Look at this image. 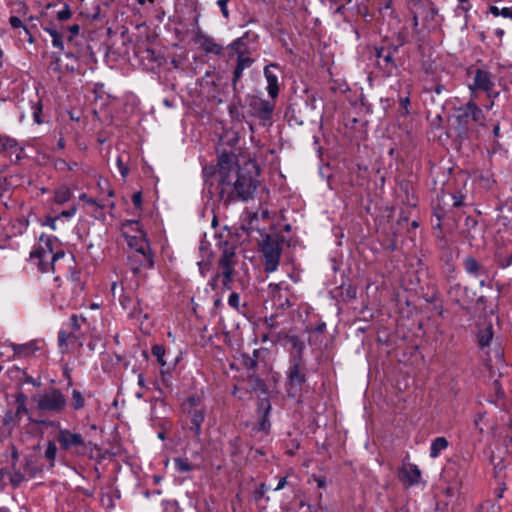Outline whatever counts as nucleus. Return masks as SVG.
<instances>
[{"label": "nucleus", "instance_id": "obj_12", "mask_svg": "<svg viewBox=\"0 0 512 512\" xmlns=\"http://www.w3.org/2000/svg\"><path fill=\"white\" fill-rule=\"evenodd\" d=\"M448 295L450 299L461 308L469 309L474 302L476 294L467 286H462L461 284L456 283L450 287Z\"/></svg>", "mask_w": 512, "mask_h": 512}, {"label": "nucleus", "instance_id": "obj_34", "mask_svg": "<svg viewBox=\"0 0 512 512\" xmlns=\"http://www.w3.org/2000/svg\"><path fill=\"white\" fill-rule=\"evenodd\" d=\"M71 191L68 187L62 186L55 191L54 201L58 204H64L71 198Z\"/></svg>", "mask_w": 512, "mask_h": 512}, {"label": "nucleus", "instance_id": "obj_1", "mask_svg": "<svg viewBox=\"0 0 512 512\" xmlns=\"http://www.w3.org/2000/svg\"><path fill=\"white\" fill-rule=\"evenodd\" d=\"M217 167L218 195L225 205L233 202H247L253 198L259 180L256 174L238 165L235 153L221 152L218 156Z\"/></svg>", "mask_w": 512, "mask_h": 512}, {"label": "nucleus", "instance_id": "obj_54", "mask_svg": "<svg viewBox=\"0 0 512 512\" xmlns=\"http://www.w3.org/2000/svg\"><path fill=\"white\" fill-rule=\"evenodd\" d=\"M132 203L138 209L141 208L142 205V193L140 191L136 192L132 196Z\"/></svg>", "mask_w": 512, "mask_h": 512}, {"label": "nucleus", "instance_id": "obj_15", "mask_svg": "<svg viewBox=\"0 0 512 512\" xmlns=\"http://www.w3.org/2000/svg\"><path fill=\"white\" fill-rule=\"evenodd\" d=\"M268 290L270 297L273 301V304L276 307L285 310L292 306V303L290 302L288 295H283L281 292L282 290L289 292V286L284 285V282L270 283L268 285Z\"/></svg>", "mask_w": 512, "mask_h": 512}, {"label": "nucleus", "instance_id": "obj_53", "mask_svg": "<svg viewBox=\"0 0 512 512\" xmlns=\"http://www.w3.org/2000/svg\"><path fill=\"white\" fill-rule=\"evenodd\" d=\"M117 167L122 177L125 178L129 173V169L126 165H124L121 157L117 158Z\"/></svg>", "mask_w": 512, "mask_h": 512}, {"label": "nucleus", "instance_id": "obj_8", "mask_svg": "<svg viewBox=\"0 0 512 512\" xmlns=\"http://www.w3.org/2000/svg\"><path fill=\"white\" fill-rule=\"evenodd\" d=\"M122 236L126 239L128 246L133 252L149 251L150 246L145 239L140 223L137 220H126L122 223Z\"/></svg>", "mask_w": 512, "mask_h": 512}, {"label": "nucleus", "instance_id": "obj_43", "mask_svg": "<svg viewBox=\"0 0 512 512\" xmlns=\"http://www.w3.org/2000/svg\"><path fill=\"white\" fill-rule=\"evenodd\" d=\"M85 400L82 393L79 390L74 389L72 391V406L74 410H80L84 407Z\"/></svg>", "mask_w": 512, "mask_h": 512}, {"label": "nucleus", "instance_id": "obj_41", "mask_svg": "<svg viewBox=\"0 0 512 512\" xmlns=\"http://www.w3.org/2000/svg\"><path fill=\"white\" fill-rule=\"evenodd\" d=\"M75 282V292L82 293L84 290V284L80 279V273L72 271L70 276L67 278V283Z\"/></svg>", "mask_w": 512, "mask_h": 512}, {"label": "nucleus", "instance_id": "obj_30", "mask_svg": "<svg viewBox=\"0 0 512 512\" xmlns=\"http://www.w3.org/2000/svg\"><path fill=\"white\" fill-rule=\"evenodd\" d=\"M248 381L251 385V388L255 392H259L261 394H266L268 391L267 385L263 379L260 378L259 375L254 372L248 375Z\"/></svg>", "mask_w": 512, "mask_h": 512}, {"label": "nucleus", "instance_id": "obj_11", "mask_svg": "<svg viewBox=\"0 0 512 512\" xmlns=\"http://www.w3.org/2000/svg\"><path fill=\"white\" fill-rule=\"evenodd\" d=\"M493 88L494 82L492 80V74L487 70L477 68L474 73L473 82L469 84L471 93L483 91L487 94V97H492Z\"/></svg>", "mask_w": 512, "mask_h": 512}, {"label": "nucleus", "instance_id": "obj_33", "mask_svg": "<svg viewBox=\"0 0 512 512\" xmlns=\"http://www.w3.org/2000/svg\"><path fill=\"white\" fill-rule=\"evenodd\" d=\"M463 266H464V269L465 271L470 274V275H473V276H477L479 270H480V265L479 263L477 262V260L472 257V256H468L466 257L464 260H463Z\"/></svg>", "mask_w": 512, "mask_h": 512}, {"label": "nucleus", "instance_id": "obj_57", "mask_svg": "<svg viewBox=\"0 0 512 512\" xmlns=\"http://www.w3.org/2000/svg\"><path fill=\"white\" fill-rule=\"evenodd\" d=\"M484 414H478L476 418L474 419V426L477 430H479L480 433L483 432V427L480 426V422L483 420Z\"/></svg>", "mask_w": 512, "mask_h": 512}, {"label": "nucleus", "instance_id": "obj_62", "mask_svg": "<svg viewBox=\"0 0 512 512\" xmlns=\"http://www.w3.org/2000/svg\"><path fill=\"white\" fill-rule=\"evenodd\" d=\"M19 460V452L17 450V448L15 446H12V450H11V463H15V462H18Z\"/></svg>", "mask_w": 512, "mask_h": 512}, {"label": "nucleus", "instance_id": "obj_37", "mask_svg": "<svg viewBox=\"0 0 512 512\" xmlns=\"http://www.w3.org/2000/svg\"><path fill=\"white\" fill-rule=\"evenodd\" d=\"M410 12L412 14V27H413V31L415 34H420V29H419V18H420V15L422 12L419 11V8H416V6H414V2L413 0H411L410 2Z\"/></svg>", "mask_w": 512, "mask_h": 512}, {"label": "nucleus", "instance_id": "obj_3", "mask_svg": "<svg viewBox=\"0 0 512 512\" xmlns=\"http://www.w3.org/2000/svg\"><path fill=\"white\" fill-rule=\"evenodd\" d=\"M184 425L192 433L196 442H200L202 425L207 416V406L202 396L194 394L186 397L180 405Z\"/></svg>", "mask_w": 512, "mask_h": 512}, {"label": "nucleus", "instance_id": "obj_27", "mask_svg": "<svg viewBox=\"0 0 512 512\" xmlns=\"http://www.w3.org/2000/svg\"><path fill=\"white\" fill-rule=\"evenodd\" d=\"M17 150L18 142L16 139L7 135H0V153H12Z\"/></svg>", "mask_w": 512, "mask_h": 512}, {"label": "nucleus", "instance_id": "obj_20", "mask_svg": "<svg viewBox=\"0 0 512 512\" xmlns=\"http://www.w3.org/2000/svg\"><path fill=\"white\" fill-rule=\"evenodd\" d=\"M0 474H7L9 476L10 483L14 488L19 487L26 481V475L23 473V467L22 465H18L17 462L11 463V468L9 470L1 469Z\"/></svg>", "mask_w": 512, "mask_h": 512}, {"label": "nucleus", "instance_id": "obj_48", "mask_svg": "<svg viewBox=\"0 0 512 512\" xmlns=\"http://www.w3.org/2000/svg\"><path fill=\"white\" fill-rule=\"evenodd\" d=\"M9 24L11 25L12 28H15V29L16 28H23L25 33L30 35L29 30L27 29L26 26L23 25V23H22V21H21V19L19 17L11 16L9 18Z\"/></svg>", "mask_w": 512, "mask_h": 512}, {"label": "nucleus", "instance_id": "obj_29", "mask_svg": "<svg viewBox=\"0 0 512 512\" xmlns=\"http://www.w3.org/2000/svg\"><path fill=\"white\" fill-rule=\"evenodd\" d=\"M54 167L58 171H76L79 170L81 164L76 161H67L66 159L57 158L54 160Z\"/></svg>", "mask_w": 512, "mask_h": 512}, {"label": "nucleus", "instance_id": "obj_59", "mask_svg": "<svg viewBox=\"0 0 512 512\" xmlns=\"http://www.w3.org/2000/svg\"><path fill=\"white\" fill-rule=\"evenodd\" d=\"M198 266H199V270H200L201 275L205 276L206 275V271L209 270V263L208 262H204V261H200V262H198Z\"/></svg>", "mask_w": 512, "mask_h": 512}, {"label": "nucleus", "instance_id": "obj_14", "mask_svg": "<svg viewBox=\"0 0 512 512\" xmlns=\"http://www.w3.org/2000/svg\"><path fill=\"white\" fill-rule=\"evenodd\" d=\"M278 72L280 66L277 63H269L264 67L263 73L267 82L268 95L275 99L279 94Z\"/></svg>", "mask_w": 512, "mask_h": 512}, {"label": "nucleus", "instance_id": "obj_60", "mask_svg": "<svg viewBox=\"0 0 512 512\" xmlns=\"http://www.w3.org/2000/svg\"><path fill=\"white\" fill-rule=\"evenodd\" d=\"M458 2L461 4L458 9H461L464 12H468L471 9V4H469V0H458Z\"/></svg>", "mask_w": 512, "mask_h": 512}, {"label": "nucleus", "instance_id": "obj_22", "mask_svg": "<svg viewBox=\"0 0 512 512\" xmlns=\"http://www.w3.org/2000/svg\"><path fill=\"white\" fill-rule=\"evenodd\" d=\"M9 347L13 350V356L18 358L28 357L38 350L36 342L34 341L23 344L10 343Z\"/></svg>", "mask_w": 512, "mask_h": 512}, {"label": "nucleus", "instance_id": "obj_40", "mask_svg": "<svg viewBox=\"0 0 512 512\" xmlns=\"http://www.w3.org/2000/svg\"><path fill=\"white\" fill-rule=\"evenodd\" d=\"M57 454V447L53 441H49L45 450V458L50 462V466H54L55 458Z\"/></svg>", "mask_w": 512, "mask_h": 512}, {"label": "nucleus", "instance_id": "obj_50", "mask_svg": "<svg viewBox=\"0 0 512 512\" xmlns=\"http://www.w3.org/2000/svg\"><path fill=\"white\" fill-rule=\"evenodd\" d=\"M71 320V326L74 331H78L81 328L80 321L84 322L86 319L83 316H79L76 314H73L70 318Z\"/></svg>", "mask_w": 512, "mask_h": 512}, {"label": "nucleus", "instance_id": "obj_64", "mask_svg": "<svg viewBox=\"0 0 512 512\" xmlns=\"http://www.w3.org/2000/svg\"><path fill=\"white\" fill-rule=\"evenodd\" d=\"M286 484H287V478L286 477L280 478L278 481V484L275 488V491L283 489L286 486Z\"/></svg>", "mask_w": 512, "mask_h": 512}, {"label": "nucleus", "instance_id": "obj_13", "mask_svg": "<svg viewBox=\"0 0 512 512\" xmlns=\"http://www.w3.org/2000/svg\"><path fill=\"white\" fill-rule=\"evenodd\" d=\"M414 6L419 8L422 13L419 14L422 19L423 27L427 30L434 29L436 26L435 18L438 10L434 7L433 3L428 0H413Z\"/></svg>", "mask_w": 512, "mask_h": 512}, {"label": "nucleus", "instance_id": "obj_9", "mask_svg": "<svg viewBox=\"0 0 512 512\" xmlns=\"http://www.w3.org/2000/svg\"><path fill=\"white\" fill-rule=\"evenodd\" d=\"M56 440L64 451L75 455H84L87 452V444L80 433H74L69 429H60Z\"/></svg>", "mask_w": 512, "mask_h": 512}, {"label": "nucleus", "instance_id": "obj_23", "mask_svg": "<svg viewBox=\"0 0 512 512\" xmlns=\"http://www.w3.org/2000/svg\"><path fill=\"white\" fill-rule=\"evenodd\" d=\"M23 473L26 475V480L36 477L40 472V468L37 465L36 456L28 455L24 458Z\"/></svg>", "mask_w": 512, "mask_h": 512}, {"label": "nucleus", "instance_id": "obj_5", "mask_svg": "<svg viewBox=\"0 0 512 512\" xmlns=\"http://www.w3.org/2000/svg\"><path fill=\"white\" fill-rule=\"evenodd\" d=\"M285 237L280 234H266L260 243L264 271L273 273L278 269Z\"/></svg>", "mask_w": 512, "mask_h": 512}, {"label": "nucleus", "instance_id": "obj_36", "mask_svg": "<svg viewBox=\"0 0 512 512\" xmlns=\"http://www.w3.org/2000/svg\"><path fill=\"white\" fill-rule=\"evenodd\" d=\"M489 11L495 17L502 16L504 18H508V19L512 20V7H503L500 9L496 5H491L489 7Z\"/></svg>", "mask_w": 512, "mask_h": 512}, {"label": "nucleus", "instance_id": "obj_21", "mask_svg": "<svg viewBox=\"0 0 512 512\" xmlns=\"http://www.w3.org/2000/svg\"><path fill=\"white\" fill-rule=\"evenodd\" d=\"M401 478L408 482L410 486L418 484L421 480V471L417 465L408 463L405 464L401 471Z\"/></svg>", "mask_w": 512, "mask_h": 512}, {"label": "nucleus", "instance_id": "obj_28", "mask_svg": "<svg viewBox=\"0 0 512 512\" xmlns=\"http://www.w3.org/2000/svg\"><path fill=\"white\" fill-rule=\"evenodd\" d=\"M449 443L445 437L435 438L430 446V457L437 458L440 453L448 447Z\"/></svg>", "mask_w": 512, "mask_h": 512}, {"label": "nucleus", "instance_id": "obj_39", "mask_svg": "<svg viewBox=\"0 0 512 512\" xmlns=\"http://www.w3.org/2000/svg\"><path fill=\"white\" fill-rule=\"evenodd\" d=\"M151 353L153 356L156 357L158 363L162 367H165L167 365V362L164 359V356L166 354V350H165L164 346L159 345V344L152 346Z\"/></svg>", "mask_w": 512, "mask_h": 512}, {"label": "nucleus", "instance_id": "obj_55", "mask_svg": "<svg viewBox=\"0 0 512 512\" xmlns=\"http://www.w3.org/2000/svg\"><path fill=\"white\" fill-rule=\"evenodd\" d=\"M69 334H67L64 330L59 331L58 333V343L60 347H63L66 345V342L69 338Z\"/></svg>", "mask_w": 512, "mask_h": 512}, {"label": "nucleus", "instance_id": "obj_49", "mask_svg": "<svg viewBox=\"0 0 512 512\" xmlns=\"http://www.w3.org/2000/svg\"><path fill=\"white\" fill-rule=\"evenodd\" d=\"M228 304L230 307L239 310L240 306V295L236 292H232L228 298Z\"/></svg>", "mask_w": 512, "mask_h": 512}, {"label": "nucleus", "instance_id": "obj_45", "mask_svg": "<svg viewBox=\"0 0 512 512\" xmlns=\"http://www.w3.org/2000/svg\"><path fill=\"white\" fill-rule=\"evenodd\" d=\"M79 198H80V200L85 201L88 205H96V206H98L99 208H104V207H106V206H109V207H111V208H113V207H114V203H113V202H111V203H107V204H105V203H101V202H99V201H98L97 199H95V198H88V197H87V195H86L85 193L81 194Z\"/></svg>", "mask_w": 512, "mask_h": 512}, {"label": "nucleus", "instance_id": "obj_4", "mask_svg": "<svg viewBox=\"0 0 512 512\" xmlns=\"http://www.w3.org/2000/svg\"><path fill=\"white\" fill-rule=\"evenodd\" d=\"M40 242L43 245L41 244L31 251L30 261L42 273L54 272L57 262L65 257V252L63 250L54 252L52 236L42 234Z\"/></svg>", "mask_w": 512, "mask_h": 512}, {"label": "nucleus", "instance_id": "obj_47", "mask_svg": "<svg viewBox=\"0 0 512 512\" xmlns=\"http://www.w3.org/2000/svg\"><path fill=\"white\" fill-rule=\"evenodd\" d=\"M72 16L71 9L67 3H64L63 8L57 12L56 18L59 21H66Z\"/></svg>", "mask_w": 512, "mask_h": 512}, {"label": "nucleus", "instance_id": "obj_56", "mask_svg": "<svg viewBox=\"0 0 512 512\" xmlns=\"http://www.w3.org/2000/svg\"><path fill=\"white\" fill-rule=\"evenodd\" d=\"M267 491V487L265 485V483H261L258 487V489L256 490L255 492V498L258 500V499H261L265 492Z\"/></svg>", "mask_w": 512, "mask_h": 512}, {"label": "nucleus", "instance_id": "obj_17", "mask_svg": "<svg viewBox=\"0 0 512 512\" xmlns=\"http://www.w3.org/2000/svg\"><path fill=\"white\" fill-rule=\"evenodd\" d=\"M195 42L206 54L222 55L223 46L216 43V41L205 34L202 30L198 29L195 33Z\"/></svg>", "mask_w": 512, "mask_h": 512}, {"label": "nucleus", "instance_id": "obj_18", "mask_svg": "<svg viewBox=\"0 0 512 512\" xmlns=\"http://www.w3.org/2000/svg\"><path fill=\"white\" fill-rule=\"evenodd\" d=\"M254 63V59H252L248 53H240L236 59V65L233 71L232 77V89L234 92H238V82L240 81L243 71L247 68H250Z\"/></svg>", "mask_w": 512, "mask_h": 512}, {"label": "nucleus", "instance_id": "obj_38", "mask_svg": "<svg viewBox=\"0 0 512 512\" xmlns=\"http://www.w3.org/2000/svg\"><path fill=\"white\" fill-rule=\"evenodd\" d=\"M19 423V420L15 417V414L12 410H8L5 412V415L2 420L3 426L7 427L9 430H12Z\"/></svg>", "mask_w": 512, "mask_h": 512}, {"label": "nucleus", "instance_id": "obj_32", "mask_svg": "<svg viewBox=\"0 0 512 512\" xmlns=\"http://www.w3.org/2000/svg\"><path fill=\"white\" fill-rule=\"evenodd\" d=\"M493 339L492 326H487L478 333V344L481 348L487 347Z\"/></svg>", "mask_w": 512, "mask_h": 512}, {"label": "nucleus", "instance_id": "obj_51", "mask_svg": "<svg viewBox=\"0 0 512 512\" xmlns=\"http://www.w3.org/2000/svg\"><path fill=\"white\" fill-rule=\"evenodd\" d=\"M259 427L260 431H267L270 428L269 415H259Z\"/></svg>", "mask_w": 512, "mask_h": 512}, {"label": "nucleus", "instance_id": "obj_16", "mask_svg": "<svg viewBox=\"0 0 512 512\" xmlns=\"http://www.w3.org/2000/svg\"><path fill=\"white\" fill-rule=\"evenodd\" d=\"M129 265L130 269L134 274L139 273L141 268H152L154 266V261L152 254L149 251H140V252H132L129 256Z\"/></svg>", "mask_w": 512, "mask_h": 512}, {"label": "nucleus", "instance_id": "obj_7", "mask_svg": "<svg viewBox=\"0 0 512 512\" xmlns=\"http://www.w3.org/2000/svg\"><path fill=\"white\" fill-rule=\"evenodd\" d=\"M37 409L51 414H59L66 408L67 399L61 390L50 388L34 398Z\"/></svg>", "mask_w": 512, "mask_h": 512}, {"label": "nucleus", "instance_id": "obj_61", "mask_svg": "<svg viewBox=\"0 0 512 512\" xmlns=\"http://www.w3.org/2000/svg\"><path fill=\"white\" fill-rule=\"evenodd\" d=\"M214 172H215V168L213 166H210V167L206 166L203 168V176L205 177V179L210 177Z\"/></svg>", "mask_w": 512, "mask_h": 512}, {"label": "nucleus", "instance_id": "obj_25", "mask_svg": "<svg viewBox=\"0 0 512 512\" xmlns=\"http://www.w3.org/2000/svg\"><path fill=\"white\" fill-rule=\"evenodd\" d=\"M374 55L377 59H382L386 68H396V64L393 59V52L386 50L384 47H374Z\"/></svg>", "mask_w": 512, "mask_h": 512}, {"label": "nucleus", "instance_id": "obj_2", "mask_svg": "<svg viewBox=\"0 0 512 512\" xmlns=\"http://www.w3.org/2000/svg\"><path fill=\"white\" fill-rule=\"evenodd\" d=\"M484 125L485 115L474 97L455 109L453 130L460 141L467 140L477 127Z\"/></svg>", "mask_w": 512, "mask_h": 512}, {"label": "nucleus", "instance_id": "obj_31", "mask_svg": "<svg viewBox=\"0 0 512 512\" xmlns=\"http://www.w3.org/2000/svg\"><path fill=\"white\" fill-rule=\"evenodd\" d=\"M43 30L48 33L52 37V45L55 48H58L60 50L64 49V43L62 40V35L57 31V29L54 27L53 24L46 26L43 28Z\"/></svg>", "mask_w": 512, "mask_h": 512}, {"label": "nucleus", "instance_id": "obj_19", "mask_svg": "<svg viewBox=\"0 0 512 512\" xmlns=\"http://www.w3.org/2000/svg\"><path fill=\"white\" fill-rule=\"evenodd\" d=\"M249 105L261 120L267 121L271 119L275 107L272 102L261 98H253Z\"/></svg>", "mask_w": 512, "mask_h": 512}, {"label": "nucleus", "instance_id": "obj_6", "mask_svg": "<svg viewBox=\"0 0 512 512\" xmlns=\"http://www.w3.org/2000/svg\"><path fill=\"white\" fill-rule=\"evenodd\" d=\"M222 253L218 259V269L220 270L215 274L213 280L222 279V286L225 290H231V284L234 280L235 265H236V246L224 242L221 244Z\"/></svg>", "mask_w": 512, "mask_h": 512}, {"label": "nucleus", "instance_id": "obj_52", "mask_svg": "<svg viewBox=\"0 0 512 512\" xmlns=\"http://www.w3.org/2000/svg\"><path fill=\"white\" fill-rule=\"evenodd\" d=\"M229 1L230 0H218L217 1L218 7L220 8L223 17L226 19H228L229 15H230L228 7H227Z\"/></svg>", "mask_w": 512, "mask_h": 512}, {"label": "nucleus", "instance_id": "obj_46", "mask_svg": "<svg viewBox=\"0 0 512 512\" xmlns=\"http://www.w3.org/2000/svg\"><path fill=\"white\" fill-rule=\"evenodd\" d=\"M271 410V404L268 398L260 399L258 402V414L269 415Z\"/></svg>", "mask_w": 512, "mask_h": 512}, {"label": "nucleus", "instance_id": "obj_42", "mask_svg": "<svg viewBox=\"0 0 512 512\" xmlns=\"http://www.w3.org/2000/svg\"><path fill=\"white\" fill-rule=\"evenodd\" d=\"M31 113H32V117L35 121L36 124H41L43 121L41 119V114H42V104L39 100L35 101V102H31Z\"/></svg>", "mask_w": 512, "mask_h": 512}, {"label": "nucleus", "instance_id": "obj_63", "mask_svg": "<svg viewBox=\"0 0 512 512\" xmlns=\"http://www.w3.org/2000/svg\"><path fill=\"white\" fill-rule=\"evenodd\" d=\"M433 91L436 95H440L442 94L443 91H446V86L441 84V83H438L435 85V87L433 88Z\"/></svg>", "mask_w": 512, "mask_h": 512}, {"label": "nucleus", "instance_id": "obj_44", "mask_svg": "<svg viewBox=\"0 0 512 512\" xmlns=\"http://www.w3.org/2000/svg\"><path fill=\"white\" fill-rule=\"evenodd\" d=\"M228 48L233 50L237 56L239 55V52L240 53H248L246 46H245V42H244L243 38H241V37L235 39L231 44H229Z\"/></svg>", "mask_w": 512, "mask_h": 512}, {"label": "nucleus", "instance_id": "obj_35", "mask_svg": "<svg viewBox=\"0 0 512 512\" xmlns=\"http://www.w3.org/2000/svg\"><path fill=\"white\" fill-rule=\"evenodd\" d=\"M174 466L179 473L190 472L194 469V465L187 458H175Z\"/></svg>", "mask_w": 512, "mask_h": 512}, {"label": "nucleus", "instance_id": "obj_58", "mask_svg": "<svg viewBox=\"0 0 512 512\" xmlns=\"http://www.w3.org/2000/svg\"><path fill=\"white\" fill-rule=\"evenodd\" d=\"M166 510L171 509L173 512H178L179 506L177 501H167L165 502Z\"/></svg>", "mask_w": 512, "mask_h": 512}, {"label": "nucleus", "instance_id": "obj_10", "mask_svg": "<svg viewBox=\"0 0 512 512\" xmlns=\"http://www.w3.org/2000/svg\"><path fill=\"white\" fill-rule=\"evenodd\" d=\"M306 382L305 367L301 363V358H294L287 371L288 395L295 397Z\"/></svg>", "mask_w": 512, "mask_h": 512}, {"label": "nucleus", "instance_id": "obj_26", "mask_svg": "<svg viewBox=\"0 0 512 512\" xmlns=\"http://www.w3.org/2000/svg\"><path fill=\"white\" fill-rule=\"evenodd\" d=\"M260 351L258 349H254L252 354L242 353L241 354V363L247 370L254 371L258 365Z\"/></svg>", "mask_w": 512, "mask_h": 512}, {"label": "nucleus", "instance_id": "obj_24", "mask_svg": "<svg viewBox=\"0 0 512 512\" xmlns=\"http://www.w3.org/2000/svg\"><path fill=\"white\" fill-rule=\"evenodd\" d=\"M27 396L23 392H18L15 395V417L21 421L24 415L28 414V409L26 406Z\"/></svg>", "mask_w": 512, "mask_h": 512}]
</instances>
